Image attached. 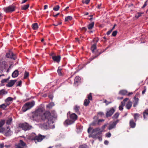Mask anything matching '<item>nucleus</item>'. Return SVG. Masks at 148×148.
<instances>
[{
	"mask_svg": "<svg viewBox=\"0 0 148 148\" xmlns=\"http://www.w3.org/2000/svg\"><path fill=\"white\" fill-rule=\"evenodd\" d=\"M77 116L75 113H72L69 115L68 119L66 120L64 123L65 125H68L73 124L77 119Z\"/></svg>",
	"mask_w": 148,
	"mask_h": 148,
	"instance_id": "7ed1b4c3",
	"label": "nucleus"
},
{
	"mask_svg": "<svg viewBox=\"0 0 148 148\" xmlns=\"http://www.w3.org/2000/svg\"><path fill=\"white\" fill-rule=\"evenodd\" d=\"M7 93V92L5 89H2L0 90V95H3Z\"/></svg>",
	"mask_w": 148,
	"mask_h": 148,
	"instance_id": "7c9ffc66",
	"label": "nucleus"
},
{
	"mask_svg": "<svg viewBox=\"0 0 148 148\" xmlns=\"http://www.w3.org/2000/svg\"><path fill=\"white\" fill-rule=\"evenodd\" d=\"M34 104L35 102L34 101L27 103L23 106L22 110L23 112H25L32 107Z\"/></svg>",
	"mask_w": 148,
	"mask_h": 148,
	"instance_id": "39448f33",
	"label": "nucleus"
},
{
	"mask_svg": "<svg viewBox=\"0 0 148 148\" xmlns=\"http://www.w3.org/2000/svg\"><path fill=\"white\" fill-rule=\"evenodd\" d=\"M29 4H27L26 5H23L21 7V9L24 10H26L29 8Z\"/></svg>",
	"mask_w": 148,
	"mask_h": 148,
	"instance_id": "72a5a7b5",
	"label": "nucleus"
},
{
	"mask_svg": "<svg viewBox=\"0 0 148 148\" xmlns=\"http://www.w3.org/2000/svg\"><path fill=\"white\" fill-rule=\"evenodd\" d=\"M94 25V23L92 22L91 23L89 24L87 26V27L88 29H92Z\"/></svg>",
	"mask_w": 148,
	"mask_h": 148,
	"instance_id": "a878e982",
	"label": "nucleus"
},
{
	"mask_svg": "<svg viewBox=\"0 0 148 148\" xmlns=\"http://www.w3.org/2000/svg\"><path fill=\"white\" fill-rule=\"evenodd\" d=\"M104 102L105 103H106V105H108V104L111 103V101L108 102L106 100H105L104 101Z\"/></svg>",
	"mask_w": 148,
	"mask_h": 148,
	"instance_id": "6e6d98bb",
	"label": "nucleus"
},
{
	"mask_svg": "<svg viewBox=\"0 0 148 148\" xmlns=\"http://www.w3.org/2000/svg\"><path fill=\"white\" fill-rule=\"evenodd\" d=\"M5 129L1 127L0 128V132L4 133H5Z\"/></svg>",
	"mask_w": 148,
	"mask_h": 148,
	"instance_id": "09e8293b",
	"label": "nucleus"
},
{
	"mask_svg": "<svg viewBox=\"0 0 148 148\" xmlns=\"http://www.w3.org/2000/svg\"><path fill=\"white\" fill-rule=\"evenodd\" d=\"M119 115V113L118 112L116 113L112 117V118L114 119V121H115L116 120H118V118Z\"/></svg>",
	"mask_w": 148,
	"mask_h": 148,
	"instance_id": "393cba45",
	"label": "nucleus"
},
{
	"mask_svg": "<svg viewBox=\"0 0 148 148\" xmlns=\"http://www.w3.org/2000/svg\"><path fill=\"white\" fill-rule=\"evenodd\" d=\"M119 121V120H116L115 121H114L112 122H110L109 124L108 129L109 130H111L112 128H114L116 125Z\"/></svg>",
	"mask_w": 148,
	"mask_h": 148,
	"instance_id": "0eeeda50",
	"label": "nucleus"
},
{
	"mask_svg": "<svg viewBox=\"0 0 148 148\" xmlns=\"http://www.w3.org/2000/svg\"><path fill=\"white\" fill-rule=\"evenodd\" d=\"M12 134V131L10 130V128L8 127L5 130V134L6 136H10Z\"/></svg>",
	"mask_w": 148,
	"mask_h": 148,
	"instance_id": "2eb2a0df",
	"label": "nucleus"
},
{
	"mask_svg": "<svg viewBox=\"0 0 148 148\" xmlns=\"http://www.w3.org/2000/svg\"><path fill=\"white\" fill-rule=\"evenodd\" d=\"M40 110H38L36 112L32 114V116L33 117V119L34 120L36 119L35 116H36L38 114V112L40 111Z\"/></svg>",
	"mask_w": 148,
	"mask_h": 148,
	"instance_id": "2f4dec72",
	"label": "nucleus"
},
{
	"mask_svg": "<svg viewBox=\"0 0 148 148\" xmlns=\"http://www.w3.org/2000/svg\"><path fill=\"white\" fill-rule=\"evenodd\" d=\"M57 117L56 113L54 111H51V113L49 111H47L40 116L42 120L46 121L49 124L53 123V119H56Z\"/></svg>",
	"mask_w": 148,
	"mask_h": 148,
	"instance_id": "f257e3e1",
	"label": "nucleus"
},
{
	"mask_svg": "<svg viewBox=\"0 0 148 148\" xmlns=\"http://www.w3.org/2000/svg\"><path fill=\"white\" fill-rule=\"evenodd\" d=\"M87 98L88 99H86L84 100V105L85 106H88L90 103L89 100H92V97L91 93H90L88 95Z\"/></svg>",
	"mask_w": 148,
	"mask_h": 148,
	"instance_id": "1a4fd4ad",
	"label": "nucleus"
},
{
	"mask_svg": "<svg viewBox=\"0 0 148 148\" xmlns=\"http://www.w3.org/2000/svg\"><path fill=\"white\" fill-rule=\"evenodd\" d=\"M52 59L55 62H56L58 63L60 60V56H53L52 57Z\"/></svg>",
	"mask_w": 148,
	"mask_h": 148,
	"instance_id": "aec40b11",
	"label": "nucleus"
},
{
	"mask_svg": "<svg viewBox=\"0 0 148 148\" xmlns=\"http://www.w3.org/2000/svg\"><path fill=\"white\" fill-rule=\"evenodd\" d=\"M104 121V120L103 119H99L98 120V123L99 125H100L101 124V123L103 122Z\"/></svg>",
	"mask_w": 148,
	"mask_h": 148,
	"instance_id": "8fccbe9b",
	"label": "nucleus"
},
{
	"mask_svg": "<svg viewBox=\"0 0 148 148\" xmlns=\"http://www.w3.org/2000/svg\"><path fill=\"white\" fill-rule=\"evenodd\" d=\"M32 28L34 30L37 29L38 28V25L37 23H35L32 25Z\"/></svg>",
	"mask_w": 148,
	"mask_h": 148,
	"instance_id": "473e14b6",
	"label": "nucleus"
},
{
	"mask_svg": "<svg viewBox=\"0 0 148 148\" xmlns=\"http://www.w3.org/2000/svg\"><path fill=\"white\" fill-rule=\"evenodd\" d=\"M12 100L13 99L11 97H8L5 100V101L7 104V103H8V102L12 101Z\"/></svg>",
	"mask_w": 148,
	"mask_h": 148,
	"instance_id": "f704fd0d",
	"label": "nucleus"
},
{
	"mask_svg": "<svg viewBox=\"0 0 148 148\" xmlns=\"http://www.w3.org/2000/svg\"><path fill=\"white\" fill-rule=\"evenodd\" d=\"M62 70V69L60 68V67H59L57 70V72L58 74L60 75H62V74L61 72Z\"/></svg>",
	"mask_w": 148,
	"mask_h": 148,
	"instance_id": "e433bc0d",
	"label": "nucleus"
},
{
	"mask_svg": "<svg viewBox=\"0 0 148 148\" xmlns=\"http://www.w3.org/2000/svg\"><path fill=\"white\" fill-rule=\"evenodd\" d=\"M80 82V78L79 76H77L75 77L74 79V84L76 86H77Z\"/></svg>",
	"mask_w": 148,
	"mask_h": 148,
	"instance_id": "a211bd4d",
	"label": "nucleus"
},
{
	"mask_svg": "<svg viewBox=\"0 0 148 148\" xmlns=\"http://www.w3.org/2000/svg\"><path fill=\"white\" fill-rule=\"evenodd\" d=\"M29 73L27 72H25V74L24 75V78L26 79L27 77H28L29 76Z\"/></svg>",
	"mask_w": 148,
	"mask_h": 148,
	"instance_id": "c03bdc74",
	"label": "nucleus"
},
{
	"mask_svg": "<svg viewBox=\"0 0 148 148\" xmlns=\"http://www.w3.org/2000/svg\"><path fill=\"white\" fill-rule=\"evenodd\" d=\"M10 103H7V104H3L0 105V108L3 109H5V108L10 104Z\"/></svg>",
	"mask_w": 148,
	"mask_h": 148,
	"instance_id": "5701e85b",
	"label": "nucleus"
},
{
	"mask_svg": "<svg viewBox=\"0 0 148 148\" xmlns=\"http://www.w3.org/2000/svg\"><path fill=\"white\" fill-rule=\"evenodd\" d=\"M72 19V17L70 16H68L66 17L65 19V21H71Z\"/></svg>",
	"mask_w": 148,
	"mask_h": 148,
	"instance_id": "c756f323",
	"label": "nucleus"
},
{
	"mask_svg": "<svg viewBox=\"0 0 148 148\" xmlns=\"http://www.w3.org/2000/svg\"><path fill=\"white\" fill-rule=\"evenodd\" d=\"M28 0H23V1L21 3L22 4L25 3Z\"/></svg>",
	"mask_w": 148,
	"mask_h": 148,
	"instance_id": "e2e57ef3",
	"label": "nucleus"
},
{
	"mask_svg": "<svg viewBox=\"0 0 148 148\" xmlns=\"http://www.w3.org/2000/svg\"><path fill=\"white\" fill-rule=\"evenodd\" d=\"M139 116V114H137L136 113L134 114V119L136 121L138 118Z\"/></svg>",
	"mask_w": 148,
	"mask_h": 148,
	"instance_id": "37998d69",
	"label": "nucleus"
},
{
	"mask_svg": "<svg viewBox=\"0 0 148 148\" xmlns=\"http://www.w3.org/2000/svg\"><path fill=\"white\" fill-rule=\"evenodd\" d=\"M47 5H45L44 6V10H45L47 8Z\"/></svg>",
	"mask_w": 148,
	"mask_h": 148,
	"instance_id": "338daca9",
	"label": "nucleus"
},
{
	"mask_svg": "<svg viewBox=\"0 0 148 148\" xmlns=\"http://www.w3.org/2000/svg\"><path fill=\"white\" fill-rule=\"evenodd\" d=\"M115 112L114 109L113 108H111L109 111H108L106 114L107 117L111 116Z\"/></svg>",
	"mask_w": 148,
	"mask_h": 148,
	"instance_id": "f3484780",
	"label": "nucleus"
},
{
	"mask_svg": "<svg viewBox=\"0 0 148 148\" xmlns=\"http://www.w3.org/2000/svg\"><path fill=\"white\" fill-rule=\"evenodd\" d=\"M96 48V44H95L92 45L91 47V50L92 51H93L95 50Z\"/></svg>",
	"mask_w": 148,
	"mask_h": 148,
	"instance_id": "4c0bfd02",
	"label": "nucleus"
},
{
	"mask_svg": "<svg viewBox=\"0 0 148 148\" xmlns=\"http://www.w3.org/2000/svg\"><path fill=\"white\" fill-rule=\"evenodd\" d=\"M79 107L77 105H76L74 107V109L75 110V111L76 112H77L78 111L79 109Z\"/></svg>",
	"mask_w": 148,
	"mask_h": 148,
	"instance_id": "ea45409f",
	"label": "nucleus"
},
{
	"mask_svg": "<svg viewBox=\"0 0 148 148\" xmlns=\"http://www.w3.org/2000/svg\"><path fill=\"white\" fill-rule=\"evenodd\" d=\"M102 131H101L100 129L98 128L92 129L90 127L88 130V133H91L89 135V137H92L94 138H98L100 141L102 140L101 137V136H97V135L98 134L99 135Z\"/></svg>",
	"mask_w": 148,
	"mask_h": 148,
	"instance_id": "f03ea898",
	"label": "nucleus"
},
{
	"mask_svg": "<svg viewBox=\"0 0 148 148\" xmlns=\"http://www.w3.org/2000/svg\"><path fill=\"white\" fill-rule=\"evenodd\" d=\"M87 30V29L85 27H83L82 29L81 30L82 32H85Z\"/></svg>",
	"mask_w": 148,
	"mask_h": 148,
	"instance_id": "864d4df0",
	"label": "nucleus"
},
{
	"mask_svg": "<svg viewBox=\"0 0 148 148\" xmlns=\"http://www.w3.org/2000/svg\"><path fill=\"white\" fill-rule=\"evenodd\" d=\"M127 102V103L126 105V107L128 109H130L132 107V102L129 100V99Z\"/></svg>",
	"mask_w": 148,
	"mask_h": 148,
	"instance_id": "412c9836",
	"label": "nucleus"
},
{
	"mask_svg": "<svg viewBox=\"0 0 148 148\" xmlns=\"http://www.w3.org/2000/svg\"><path fill=\"white\" fill-rule=\"evenodd\" d=\"M16 8V5L13 4L3 8V10L6 13H11L15 10Z\"/></svg>",
	"mask_w": 148,
	"mask_h": 148,
	"instance_id": "20e7f679",
	"label": "nucleus"
},
{
	"mask_svg": "<svg viewBox=\"0 0 148 148\" xmlns=\"http://www.w3.org/2000/svg\"><path fill=\"white\" fill-rule=\"evenodd\" d=\"M90 2V0H83L82 2L84 3L88 4Z\"/></svg>",
	"mask_w": 148,
	"mask_h": 148,
	"instance_id": "49530a36",
	"label": "nucleus"
},
{
	"mask_svg": "<svg viewBox=\"0 0 148 148\" xmlns=\"http://www.w3.org/2000/svg\"><path fill=\"white\" fill-rule=\"evenodd\" d=\"M18 127L25 131L29 130L32 128V126L29 125L27 123H26L19 124Z\"/></svg>",
	"mask_w": 148,
	"mask_h": 148,
	"instance_id": "423d86ee",
	"label": "nucleus"
},
{
	"mask_svg": "<svg viewBox=\"0 0 148 148\" xmlns=\"http://www.w3.org/2000/svg\"><path fill=\"white\" fill-rule=\"evenodd\" d=\"M117 32L116 31H114L112 34V35L113 36H115L117 33Z\"/></svg>",
	"mask_w": 148,
	"mask_h": 148,
	"instance_id": "3c124183",
	"label": "nucleus"
},
{
	"mask_svg": "<svg viewBox=\"0 0 148 148\" xmlns=\"http://www.w3.org/2000/svg\"><path fill=\"white\" fill-rule=\"evenodd\" d=\"M134 99L135 102L134 103L133 106L134 107H135L138 103L139 99L138 98H136V97H134Z\"/></svg>",
	"mask_w": 148,
	"mask_h": 148,
	"instance_id": "bb28decb",
	"label": "nucleus"
},
{
	"mask_svg": "<svg viewBox=\"0 0 148 148\" xmlns=\"http://www.w3.org/2000/svg\"><path fill=\"white\" fill-rule=\"evenodd\" d=\"M119 93L121 95L128 96L130 95L133 94L132 92H128L126 90H122L120 91L119 92Z\"/></svg>",
	"mask_w": 148,
	"mask_h": 148,
	"instance_id": "4468645a",
	"label": "nucleus"
},
{
	"mask_svg": "<svg viewBox=\"0 0 148 148\" xmlns=\"http://www.w3.org/2000/svg\"><path fill=\"white\" fill-rule=\"evenodd\" d=\"M4 146L3 144H0V148H3Z\"/></svg>",
	"mask_w": 148,
	"mask_h": 148,
	"instance_id": "052dcab7",
	"label": "nucleus"
},
{
	"mask_svg": "<svg viewBox=\"0 0 148 148\" xmlns=\"http://www.w3.org/2000/svg\"><path fill=\"white\" fill-rule=\"evenodd\" d=\"M22 82L21 81H20L18 82V84H17V86H20Z\"/></svg>",
	"mask_w": 148,
	"mask_h": 148,
	"instance_id": "13d9d810",
	"label": "nucleus"
},
{
	"mask_svg": "<svg viewBox=\"0 0 148 148\" xmlns=\"http://www.w3.org/2000/svg\"><path fill=\"white\" fill-rule=\"evenodd\" d=\"M87 146L85 144H84L80 145L79 148H87Z\"/></svg>",
	"mask_w": 148,
	"mask_h": 148,
	"instance_id": "de8ad7c7",
	"label": "nucleus"
},
{
	"mask_svg": "<svg viewBox=\"0 0 148 148\" xmlns=\"http://www.w3.org/2000/svg\"><path fill=\"white\" fill-rule=\"evenodd\" d=\"M8 80V79H3L1 81V85L3 86L4 85V83H6Z\"/></svg>",
	"mask_w": 148,
	"mask_h": 148,
	"instance_id": "c9c22d12",
	"label": "nucleus"
},
{
	"mask_svg": "<svg viewBox=\"0 0 148 148\" xmlns=\"http://www.w3.org/2000/svg\"><path fill=\"white\" fill-rule=\"evenodd\" d=\"M129 99L128 98H126L124 99L123 101L121 102V105L119 107V110H122L123 109V107L124 106L126 103V101L128 100Z\"/></svg>",
	"mask_w": 148,
	"mask_h": 148,
	"instance_id": "f8f14e48",
	"label": "nucleus"
},
{
	"mask_svg": "<svg viewBox=\"0 0 148 148\" xmlns=\"http://www.w3.org/2000/svg\"><path fill=\"white\" fill-rule=\"evenodd\" d=\"M144 118L145 119L148 116V109L146 110L143 113Z\"/></svg>",
	"mask_w": 148,
	"mask_h": 148,
	"instance_id": "cd10ccee",
	"label": "nucleus"
},
{
	"mask_svg": "<svg viewBox=\"0 0 148 148\" xmlns=\"http://www.w3.org/2000/svg\"><path fill=\"white\" fill-rule=\"evenodd\" d=\"M146 89H145L143 91H142V93L143 94H144L145 92H146Z\"/></svg>",
	"mask_w": 148,
	"mask_h": 148,
	"instance_id": "774afa93",
	"label": "nucleus"
},
{
	"mask_svg": "<svg viewBox=\"0 0 148 148\" xmlns=\"http://www.w3.org/2000/svg\"><path fill=\"white\" fill-rule=\"evenodd\" d=\"M18 71L17 70H15L12 73V76L13 77H16L18 76Z\"/></svg>",
	"mask_w": 148,
	"mask_h": 148,
	"instance_id": "4be33fe9",
	"label": "nucleus"
},
{
	"mask_svg": "<svg viewBox=\"0 0 148 148\" xmlns=\"http://www.w3.org/2000/svg\"><path fill=\"white\" fill-rule=\"evenodd\" d=\"M130 125L132 128H134L135 126V123L133 120H130Z\"/></svg>",
	"mask_w": 148,
	"mask_h": 148,
	"instance_id": "c85d7f7f",
	"label": "nucleus"
},
{
	"mask_svg": "<svg viewBox=\"0 0 148 148\" xmlns=\"http://www.w3.org/2000/svg\"><path fill=\"white\" fill-rule=\"evenodd\" d=\"M112 30H109V31H108L107 32V34L108 35H109L110 33H111V32H112Z\"/></svg>",
	"mask_w": 148,
	"mask_h": 148,
	"instance_id": "4d7b16f0",
	"label": "nucleus"
},
{
	"mask_svg": "<svg viewBox=\"0 0 148 148\" xmlns=\"http://www.w3.org/2000/svg\"><path fill=\"white\" fill-rule=\"evenodd\" d=\"M45 137L44 136L41 135H39L38 136H36L35 138V141L37 140L38 142H40Z\"/></svg>",
	"mask_w": 148,
	"mask_h": 148,
	"instance_id": "dca6fc26",
	"label": "nucleus"
},
{
	"mask_svg": "<svg viewBox=\"0 0 148 148\" xmlns=\"http://www.w3.org/2000/svg\"><path fill=\"white\" fill-rule=\"evenodd\" d=\"M111 136V134L110 133H107L106 134V136L107 137H110Z\"/></svg>",
	"mask_w": 148,
	"mask_h": 148,
	"instance_id": "5fc2aeb1",
	"label": "nucleus"
},
{
	"mask_svg": "<svg viewBox=\"0 0 148 148\" xmlns=\"http://www.w3.org/2000/svg\"><path fill=\"white\" fill-rule=\"evenodd\" d=\"M106 125H103L102 127V129H103V130H104V129L105 128V127L106 126Z\"/></svg>",
	"mask_w": 148,
	"mask_h": 148,
	"instance_id": "680f3d73",
	"label": "nucleus"
},
{
	"mask_svg": "<svg viewBox=\"0 0 148 148\" xmlns=\"http://www.w3.org/2000/svg\"><path fill=\"white\" fill-rule=\"evenodd\" d=\"M36 136L35 134L34 133H32L29 135L28 138H24L23 140H24L25 141H27L28 138L29 140H34L35 141Z\"/></svg>",
	"mask_w": 148,
	"mask_h": 148,
	"instance_id": "9d476101",
	"label": "nucleus"
},
{
	"mask_svg": "<svg viewBox=\"0 0 148 148\" xmlns=\"http://www.w3.org/2000/svg\"><path fill=\"white\" fill-rule=\"evenodd\" d=\"M144 12H138L136 14L135 16V17L138 18L141 16L142 15L144 14Z\"/></svg>",
	"mask_w": 148,
	"mask_h": 148,
	"instance_id": "b1692460",
	"label": "nucleus"
},
{
	"mask_svg": "<svg viewBox=\"0 0 148 148\" xmlns=\"http://www.w3.org/2000/svg\"><path fill=\"white\" fill-rule=\"evenodd\" d=\"M5 123V121L3 120H0V128Z\"/></svg>",
	"mask_w": 148,
	"mask_h": 148,
	"instance_id": "58836bf2",
	"label": "nucleus"
},
{
	"mask_svg": "<svg viewBox=\"0 0 148 148\" xmlns=\"http://www.w3.org/2000/svg\"><path fill=\"white\" fill-rule=\"evenodd\" d=\"M93 41L96 44L97 42L99 41V39L98 38H95L94 39Z\"/></svg>",
	"mask_w": 148,
	"mask_h": 148,
	"instance_id": "a18cd8bd",
	"label": "nucleus"
},
{
	"mask_svg": "<svg viewBox=\"0 0 148 148\" xmlns=\"http://www.w3.org/2000/svg\"><path fill=\"white\" fill-rule=\"evenodd\" d=\"M98 116H100L101 117H102L104 116L103 113L102 112H99L98 114Z\"/></svg>",
	"mask_w": 148,
	"mask_h": 148,
	"instance_id": "603ef678",
	"label": "nucleus"
},
{
	"mask_svg": "<svg viewBox=\"0 0 148 148\" xmlns=\"http://www.w3.org/2000/svg\"><path fill=\"white\" fill-rule=\"evenodd\" d=\"M16 148H25L26 147V144L24 143L23 140H20L19 143L16 145Z\"/></svg>",
	"mask_w": 148,
	"mask_h": 148,
	"instance_id": "6e6552de",
	"label": "nucleus"
},
{
	"mask_svg": "<svg viewBox=\"0 0 148 148\" xmlns=\"http://www.w3.org/2000/svg\"><path fill=\"white\" fill-rule=\"evenodd\" d=\"M60 14V13H57L56 14V15H53V16L54 17H56L58 15H59Z\"/></svg>",
	"mask_w": 148,
	"mask_h": 148,
	"instance_id": "0e129e2a",
	"label": "nucleus"
},
{
	"mask_svg": "<svg viewBox=\"0 0 148 148\" xmlns=\"http://www.w3.org/2000/svg\"><path fill=\"white\" fill-rule=\"evenodd\" d=\"M108 143V142L107 140H105L104 142V143L106 145H107Z\"/></svg>",
	"mask_w": 148,
	"mask_h": 148,
	"instance_id": "69168bd1",
	"label": "nucleus"
},
{
	"mask_svg": "<svg viewBox=\"0 0 148 148\" xmlns=\"http://www.w3.org/2000/svg\"><path fill=\"white\" fill-rule=\"evenodd\" d=\"M147 5V4L146 2H145V3H144V5L142 7V8H144Z\"/></svg>",
	"mask_w": 148,
	"mask_h": 148,
	"instance_id": "bf43d9fd",
	"label": "nucleus"
},
{
	"mask_svg": "<svg viewBox=\"0 0 148 148\" xmlns=\"http://www.w3.org/2000/svg\"><path fill=\"white\" fill-rule=\"evenodd\" d=\"M8 65L5 62H2L0 63V73L2 72L4 69L8 67Z\"/></svg>",
	"mask_w": 148,
	"mask_h": 148,
	"instance_id": "9b49d317",
	"label": "nucleus"
},
{
	"mask_svg": "<svg viewBox=\"0 0 148 148\" xmlns=\"http://www.w3.org/2000/svg\"><path fill=\"white\" fill-rule=\"evenodd\" d=\"M12 121V119L11 118H9L8 120H7L6 123L8 125H10L11 124Z\"/></svg>",
	"mask_w": 148,
	"mask_h": 148,
	"instance_id": "79ce46f5",
	"label": "nucleus"
},
{
	"mask_svg": "<svg viewBox=\"0 0 148 148\" xmlns=\"http://www.w3.org/2000/svg\"><path fill=\"white\" fill-rule=\"evenodd\" d=\"M60 6L59 5H57L53 8V10L55 11H57L60 9Z\"/></svg>",
	"mask_w": 148,
	"mask_h": 148,
	"instance_id": "a19ab883",
	"label": "nucleus"
},
{
	"mask_svg": "<svg viewBox=\"0 0 148 148\" xmlns=\"http://www.w3.org/2000/svg\"><path fill=\"white\" fill-rule=\"evenodd\" d=\"M16 80H11L6 85L8 87H10L12 86L16 82Z\"/></svg>",
	"mask_w": 148,
	"mask_h": 148,
	"instance_id": "6ab92c4d",
	"label": "nucleus"
},
{
	"mask_svg": "<svg viewBox=\"0 0 148 148\" xmlns=\"http://www.w3.org/2000/svg\"><path fill=\"white\" fill-rule=\"evenodd\" d=\"M6 56L7 58H10L14 60H15L16 58V56L11 52L7 53L6 54Z\"/></svg>",
	"mask_w": 148,
	"mask_h": 148,
	"instance_id": "ddd939ff",
	"label": "nucleus"
}]
</instances>
